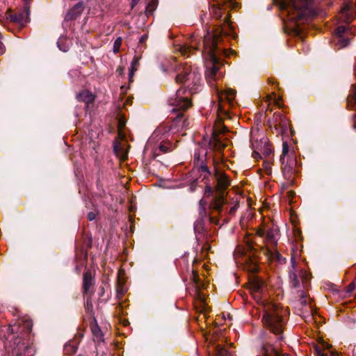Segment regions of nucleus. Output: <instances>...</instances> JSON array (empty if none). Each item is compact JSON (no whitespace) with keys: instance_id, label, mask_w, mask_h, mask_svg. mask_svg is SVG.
Masks as SVG:
<instances>
[{"instance_id":"obj_43","label":"nucleus","mask_w":356,"mask_h":356,"mask_svg":"<svg viewBox=\"0 0 356 356\" xmlns=\"http://www.w3.org/2000/svg\"><path fill=\"white\" fill-rule=\"evenodd\" d=\"M125 124H126V121L124 120V118H120L118 120V129L120 130H122L124 127Z\"/></svg>"},{"instance_id":"obj_36","label":"nucleus","mask_w":356,"mask_h":356,"mask_svg":"<svg viewBox=\"0 0 356 356\" xmlns=\"http://www.w3.org/2000/svg\"><path fill=\"white\" fill-rule=\"evenodd\" d=\"M122 44V38H118L113 44V51L118 53L120 51V46Z\"/></svg>"},{"instance_id":"obj_21","label":"nucleus","mask_w":356,"mask_h":356,"mask_svg":"<svg viewBox=\"0 0 356 356\" xmlns=\"http://www.w3.org/2000/svg\"><path fill=\"white\" fill-rule=\"evenodd\" d=\"M236 94V91L232 88H227L224 92H221L219 95L220 101L227 100L229 104H232L235 96Z\"/></svg>"},{"instance_id":"obj_26","label":"nucleus","mask_w":356,"mask_h":356,"mask_svg":"<svg viewBox=\"0 0 356 356\" xmlns=\"http://www.w3.org/2000/svg\"><path fill=\"white\" fill-rule=\"evenodd\" d=\"M226 204H225L224 206H225ZM238 203H236L233 207H232L230 208V209L229 211H227V209L225 208V207H223V211L222 212V213H219L216 210H213V209H211L212 211V213H216V214L218 216H221L222 217L224 213H227L229 215H234L236 212V211L238 209Z\"/></svg>"},{"instance_id":"obj_44","label":"nucleus","mask_w":356,"mask_h":356,"mask_svg":"<svg viewBox=\"0 0 356 356\" xmlns=\"http://www.w3.org/2000/svg\"><path fill=\"white\" fill-rule=\"evenodd\" d=\"M95 218H96V213H94L93 211L89 212L87 215V218L90 221L94 220L95 219Z\"/></svg>"},{"instance_id":"obj_59","label":"nucleus","mask_w":356,"mask_h":356,"mask_svg":"<svg viewBox=\"0 0 356 356\" xmlns=\"http://www.w3.org/2000/svg\"><path fill=\"white\" fill-rule=\"evenodd\" d=\"M223 220L224 222H227V220L226 218H225Z\"/></svg>"},{"instance_id":"obj_50","label":"nucleus","mask_w":356,"mask_h":356,"mask_svg":"<svg viewBox=\"0 0 356 356\" xmlns=\"http://www.w3.org/2000/svg\"><path fill=\"white\" fill-rule=\"evenodd\" d=\"M124 68L122 66H119L116 72L118 73L119 75H122L124 74Z\"/></svg>"},{"instance_id":"obj_15","label":"nucleus","mask_w":356,"mask_h":356,"mask_svg":"<svg viewBox=\"0 0 356 356\" xmlns=\"http://www.w3.org/2000/svg\"><path fill=\"white\" fill-rule=\"evenodd\" d=\"M278 346L266 341L262 344L261 353L263 356H279Z\"/></svg>"},{"instance_id":"obj_14","label":"nucleus","mask_w":356,"mask_h":356,"mask_svg":"<svg viewBox=\"0 0 356 356\" xmlns=\"http://www.w3.org/2000/svg\"><path fill=\"white\" fill-rule=\"evenodd\" d=\"M94 284V278L92 275V273L90 271L84 272L83 278V296L86 294H92L94 293L92 291L90 290L91 286Z\"/></svg>"},{"instance_id":"obj_16","label":"nucleus","mask_w":356,"mask_h":356,"mask_svg":"<svg viewBox=\"0 0 356 356\" xmlns=\"http://www.w3.org/2000/svg\"><path fill=\"white\" fill-rule=\"evenodd\" d=\"M76 98L78 101L86 103V107L88 108L93 106L95 96L89 90H84L77 95Z\"/></svg>"},{"instance_id":"obj_27","label":"nucleus","mask_w":356,"mask_h":356,"mask_svg":"<svg viewBox=\"0 0 356 356\" xmlns=\"http://www.w3.org/2000/svg\"><path fill=\"white\" fill-rule=\"evenodd\" d=\"M158 149L162 153H167L173 149L172 144L169 141H163L159 145Z\"/></svg>"},{"instance_id":"obj_53","label":"nucleus","mask_w":356,"mask_h":356,"mask_svg":"<svg viewBox=\"0 0 356 356\" xmlns=\"http://www.w3.org/2000/svg\"><path fill=\"white\" fill-rule=\"evenodd\" d=\"M192 273L193 275V280L196 282V280L198 279V273L192 269Z\"/></svg>"},{"instance_id":"obj_6","label":"nucleus","mask_w":356,"mask_h":356,"mask_svg":"<svg viewBox=\"0 0 356 356\" xmlns=\"http://www.w3.org/2000/svg\"><path fill=\"white\" fill-rule=\"evenodd\" d=\"M215 179L216 181V186L213 188L210 185L207 184L204 195L207 197L213 196L209 204V209L222 213L224 205L228 204L225 191L230 185V180L226 175L220 172L215 174Z\"/></svg>"},{"instance_id":"obj_5","label":"nucleus","mask_w":356,"mask_h":356,"mask_svg":"<svg viewBox=\"0 0 356 356\" xmlns=\"http://www.w3.org/2000/svg\"><path fill=\"white\" fill-rule=\"evenodd\" d=\"M8 334H13V343L15 347L13 354L16 356H33L32 347L26 343L25 338L31 332V324L29 321H22L9 325L7 328Z\"/></svg>"},{"instance_id":"obj_20","label":"nucleus","mask_w":356,"mask_h":356,"mask_svg":"<svg viewBox=\"0 0 356 356\" xmlns=\"http://www.w3.org/2000/svg\"><path fill=\"white\" fill-rule=\"evenodd\" d=\"M182 71L176 76V81L177 83H186L191 79V68L188 66L182 67Z\"/></svg>"},{"instance_id":"obj_60","label":"nucleus","mask_w":356,"mask_h":356,"mask_svg":"<svg viewBox=\"0 0 356 356\" xmlns=\"http://www.w3.org/2000/svg\"><path fill=\"white\" fill-rule=\"evenodd\" d=\"M353 356H356V354H355V355H354Z\"/></svg>"},{"instance_id":"obj_4","label":"nucleus","mask_w":356,"mask_h":356,"mask_svg":"<svg viewBox=\"0 0 356 356\" xmlns=\"http://www.w3.org/2000/svg\"><path fill=\"white\" fill-rule=\"evenodd\" d=\"M193 76V82L194 83L193 87L189 88L188 90L180 88L177 90L176 93L168 99L169 105L172 107V111L179 112L176 117L175 124L177 126L181 127L183 129H187L190 125L188 119L182 120V118L184 117L183 112L186 111L191 106V101L186 93L190 95L195 92L194 90H196L200 80V75L198 73L194 72Z\"/></svg>"},{"instance_id":"obj_58","label":"nucleus","mask_w":356,"mask_h":356,"mask_svg":"<svg viewBox=\"0 0 356 356\" xmlns=\"http://www.w3.org/2000/svg\"><path fill=\"white\" fill-rule=\"evenodd\" d=\"M157 150L155 151L154 154V158L159 154L157 152H156Z\"/></svg>"},{"instance_id":"obj_39","label":"nucleus","mask_w":356,"mask_h":356,"mask_svg":"<svg viewBox=\"0 0 356 356\" xmlns=\"http://www.w3.org/2000/svg\"><path fill=\"white\" fill-rule=\"evenodd\" d=\"M254 287V297L255 298H259L260 297L259 293L261 290V286L259 284H255L253 286Z\"/></svg>"},{"instance_id":"obj_40","label":"nucleus","mask_w":356,"mask_h":356,"mask_svg":"<svg viewBox=\"0 0 356 356\" xmlns=\"http://www.w3.org/2000/svg\"><path fill=\"white\" fill-rule=\"evenodd\" d=\"M24 11L26 12V17L30 15V0H24Z\"/></svg>"},{"instance_id":"obj_48","label":"nucleus","mask_w":356,"mask_h":356,"mask_svg":"<svg viewBox=\"0 0 356 356\" xmlns=\"http://www.w3.org/2000/svg\"><path fill=\"white\" fill-rule=\"evenodd\" d=\"M6 51V47L3 43L0 40V55H2Z\"/></svg>"},{"instance_id":"obj_37","label":"nucleus","mask_w":356,"mask_h":356,"mask_svg":"<svg viewBox=\"0 0 356 356\" xmlns=\"http://www.w3.org/2000/svg\"><path fill=\"white\" fill-rule=\"evenodd\" d=\"M92 331L93 334L97 338L101 339V337H102V332L99 326L92 327Z\"/></svg>"},{"instance_id":"obj_1","label":"nucleus","mask_w":356,"mask_h":356,"mask_svg":"<svg viewBox=\"0 0 356 356\" xmlns=\"http://www.w3.org/2000/svg\"><path fill=\"white\" fill-rule=\"evenodd\" d=\"M216 3L210 6V13L213 19L218 21L211 31H208L203 38L202 56L205 60V78L213 86L216 76L223 60L219 55L224 54V49L218 47L222 41L223 36L231 37L233 35V27L230 22V14L227 8H234L236 2L234 0H216Z\"/></svg>"},{"instance_id":"obj_12","label":"nucleus","mask_w":356,"mask_h":356,"mask_svg":"<svg viewBox=\"0 0 356 356\" xmlns=\"http://www.w3.org/2000/svg\"><path fill=\"white\" fill-rule=\"evenodd\" d=\"M85 6L83 1H79L66 13L65 20L73 21L76 19L83 12Z\"/></svg>"},{"instance_id":"obj_34","label":"nucleus","mask_w":356,"mask_h":356,"mask_svg":"<svg viewBox=\"0 0 356 356\" xmlns=\"http://www.w3.org/2000/svg\"><path fill=\"white\" fill-rule=\"evenodd\" d=\"M199 47H192V46H183L180 48V51L181 54L185 56L188 53H190L192 50H198Z\"/></svg>"},{"instance_id":"obj_49","label":"nucleus","mask_w":356,"mask_h":356,"mask_svg":"<svg viewBox=\"0 0 356 356\" xmlns=\"http://www.w3.org/2000/svg\"><path fill=\"white\" fill-rule=\"evenodd\" d=\"M291 267L293 268V270H291L292 271H296V259L293 257H291Z\"/></svg>"},{"instance_id":"obj_57","label":"nucleus","mask_w":356,"mask_h":356,"mask_svg":"<svg viewBox=\"0 0 356 356\" xmlns=\"http://www.w3.org/2000/svg\"><path fill=\"white\" fill-rule=\"evenodd\" d=\"M255 155H259V154L256 152H253V156H255Z\"/></svg>"},{"instance_id":"obj_9","label":"nucleus","mask_w":356,"mask_h":356,"mask_svg":"<svg viewBox=\"0 0 356 356\" xmlns=\"http://www.w3.org/2000/svg\"><path fill=\"white\" fill-rule=\"evenodd\" d=\"M206 220L197 219L193 224V229L198 244L203 243L201 248L202 252H208L211 245L207 241L208 232L205 227Z\"/></svg>"},{"instance_id":"obj_35","label":"nucleus","mask_w":356,"mask_h":356,"mask_svg":"<svg viewBox=\"0 0 356 356\" xmlns=\"http://www.w3.org/2000/svg\"><path fill=\"white\" fill-rule=\"evenodd\" d=\"M200 166V168L202 172H207L209 175H211V172L209 170L208 166L207 165V163L205 160H202L201 163L198 165Z\"/></svg>"},{"instance_id":"obj_54","label":"nucleus","mask_w":356,"mask_h":356,"mask_svg":"<svg viewBox=\"0 0 356 356\" xmlns=\"http://www.w3.org/2000/svg\"><path fill=\"white\" fill-rule=\"evenodd\" d=\"M138 2L139 0H131V8H133Z\"/></svg>"},{"instance_id":"obj_46","label":"nucleus","mask_w":356,"mask_h":356,"mask_svg":"<svg viewBox=\"0 0 356 356\" xmlns=\"http://www.w3.org/2000/svg\"><path fill=\"white\" fill-rule=\"evenodd\" d=\"M197 184V180H194V181L191 183V186H190V187H189V190H190V191H191V192L195 191V189H196Z\"/></svg>"},{"instance_id":"obj_13","label":"nucleus","mask_w":356,"mask_h":356,"mask_svg":"<svg viewBox=\"0 0 356 356\" xmlns=\"http://www.w3.org/2000/svg\"><path fill=\"white\" fill-rule=\"evenodd\" d=\"M209 147L211 150L222 152L226 145L222 141L219 134L213 131L209 142Z\"/></svg>"},{"instance_id":"obj_32","label":"nucleus","mask_w":356,"mask_h":356,"mask_svg":"<svg viewBox=\"0 0 356 356\" xmlns=\"http://www.w3.org/2000/svg\"><path fill=\"white\" fill-rule=\"evenodd\" d=\"M289 147L288 144L284 142L282 145V154L280 156V161L285 160L286 156H289ZM291 156H294L293 154H291Z\"/></svg>"},{"instance_id":"obj_42","label":"nucleus","mask_w":356,"mask_h":356,"mask_svg":"<svg viewBox=\"0 0 356 356\" xmlns=\"http://www.w3.org/2000/svg\"><path fill=\"white\" fill-rule=\"evenodd\" d=\"M209 221L211 223L215 224V225H219L220 224V220L216 216L211 215L209 217Z\"/></svg>"},{"instance_id":"obj_22","label":"nucleus","mask_w":356,"mask_h":356,"mask_svg":"<svg viewBox=\"0 0 356 356\" xmlns=\"http://www.w3.org/2000/svg\"><path fill=\"white\" fill-rule=\"evenodd\" d=\"M283 115L280 112H275L273 117L268 120V127L270 129L276 130L277 127H278L280 120L283 118Z\"/></svg>"},{"instance_id":"obj_47","label":"nucleus","mask_w":356,"mask_h":356,"mask_svg":"<svg viewBox=\"0 0 356 356\" xmlns=\"http://www.w3.org/2000/svg\"><path fill=\"white\" fill-rule=\"evenodd\" d=\"M147 38H148V36L147 34H143V35L140 36V38L139 39V43L143 44L147 40Z\"/></svg>"},{"instance_id":"obj_19","label":"nucleus","mask_w":356,"mask_h":356,"mask_svg":"<svg viewBox=\"0 0 356 356\" xmlns=\"http://www.w3.org/2000/svg\"><path fill=\"white\" fill-rule=\"evenodd\" d=\"M11 22L24 25V24L29 22V15L26 17L24 10L19 13H10L7 17Z\"/></svg>"},{"instance_id":"obj_7","label":"nucleus","mask_w":356,"mask_h":356,"mask_svg":"<svg viewBox=\"0 0 356 356\" xmlns=\"http://www.w3.org/2000/svg\"><path fill=\"white\" fill-rule=\"evenodd\" d=\"M341 19L344 20L347 24L339 26L335 29L333 42L338 49L347 47L350 40V38L353 35V31L348 23L353 20L356 16V11L353 8V3H344L341 8Z\"/></svg>"},{"instance_id":"obj_18","label":"nucleus","mask_w":356,"mask_h":356,"mask_svg":"<svg viewBox=\"0 0 356 356\" xmlns=\"http://www.w3.org/2000/svg\"><path fill=\"white\" fill-rule=\"evenodd\" d=\"M290 130L291 134H294V130L290 124L289 120H288L284 115L280 122L278 127L276 128V134H286L288 131Z\"/></svg>"},{"instance_id":"obj_52","label":"nucleus","mask_w":356,"mask_h":356,"mask_svg":"<svg viewBox=\"0 0 356 356\" xmlns=\"http://www.w3.org/2000/svg\"><path fill=\"white\" fill-rule=\"evenodd\" d=\"M113 149H114V152H115L117 154H119V152H120V150L121 149V148H120V145H114Z\"/></svg>"},{"instance_id":"obj_56","label":"nucleus","mask_w":356,"mask_h":356,"mask_svg":"<svg viewBox=\"0 0 356 356\" xmlns=\"http://www.w3.org/2000/svg\"><path fill=\"white\" fill-rule=\"evenodd\" d=\"M349 288H350V291H352L354 289V284H351L349 285Z\"/></svg>"},{"instance_id":"obj_17","label":"nucleus","mask_w":356,"mask_h":356,"mask_svg":"<svg viewBox=\"0 0 356 356\" xmlns=\"http://www.w3.org/2000/svg\"><path fill=\"white\" fill-rule=\"evenodd\" d=\"M264 251V254L270 261H275L280 264L285 263L286 261V258L281 255V254L277 250L276 248H273V249L266 248Z\"/></svg>"},{"instance_id":"obj_30","label":"nucleus","mask_w":356,"mask_h":356,"mask_svg":"<svg viewBox=\"0 0 356 356\" xmlns=\"http://www.w3.org/2000/svg\"><path fill=\"white\" fill-rule=\"evenodd\" d=\"M207 154V153L206 152H203L202 154H201V152L200 151L197 152H195V154H194L195 164L197 165H199L200 163H201L202 160L206 161Z\"/></svg>"},{"instance_id":"obj_24","label":"nucleus","mask_w":356,"mask_h":356,"mask_svg":"<svg viewBox=\"0 0 356 356\" xmlns=\"http://www.w3.org/2000/svg\"><path fill=\"white\" fill-rule=\"evenodd\" d=\"M207 202L202 200L199 201V217L197 219L207 220V212L206 209Z\"/></svg>"},{"instance_id":"obj_8","label":"nucleus","mask_w":356,"mask_h":356,"mask_svg":"<svg viewBox=\"0 0 356 356\" xmlns=\"http://www.w3.org/2000/svg\"><path fill=\"white\" fill-rule=\"evenodd\" d=\"M257 236L265 238L266 243L270 244L273 248H276L277 245V236H279L280 230L277 225L273 223H270L260 227L257 229L256 232Z\"/></svg>"},{"instance_id":"obj_23","label":"nucleus","mask_w":356,"mask_h":356,"mask_svg":"<svg viewBox=\"0 0 356 356\" xmlns=\"http://www.w3.org/2000/svg\"><path fill=\"white\" fill-rule=\"evenodd\" d=\"M139 60H140V57L135 56L131 62V67L129 69V82L133 81V77L134 75V72L137 70V67L139 65Z\"/></svg>"},{"instance_id":"obj_31","label":"nucleus","mask_w":356,"mask_h":356,"mask_svg":"<svg viewBox=\"0 0 356 356\" xmlns=\"http://www.w3.org/2000/svg\"><path fill=\"white\" fill-rule=\"evenodd\" d=\"M88 296L86 302L84 303V307L87 313L92 312V302L91 296H92V293L90 294H86Z\"/></svg>"},{"instance_id":"obj_11","label":"nucleus","mask_w":356,"mask_h":356,"mask_svg":"<svg viewBox=\"0 0 356 356\" xmlns=\"http://www.w3.org/2000/svg\"><path fill=\"white\" fill-rule=\"evenodd\" d=\"M247 251L250 252L248 261L250 263V270L252 272H257L258 270V265L257 257V253L259 252L257 248H254V243L253 241L249 240L246 243Z\"/></svg>"},{"instance_id":"obj_28","label":"nucleus","mask_w":356,"mask_h":356,"mask_svg":"<svg viewBox=\"0 0 356 356\" xmlns=\"http://www.w3.org/2000/svg\"><path fill=\"white\" fill-rule=\"evenodd\" d=\"M290 285L292 288H298L300 285L299 280L295 271L289 272Z\"/></svg>"},{"instance_id":"obj_10","label":"nucleus","mask_w":356,"mask_h":356,"mask_svg":"<svg viewBox=\"0 0 356 356\" xmlns=\"http://www.w3.org/2000/svg\"><path fill=\"white\" fill-rule=\"evenodd\" d=\"M282 170L285 179L290 182L293 181V176L297 172V160L295 156H289L286 161L282 160Z\"/></svg>"},{"instance_id":"obj_2","label":"nucleus","mask_w":356,"mask_h":356,"mask_svg":"<svg viewBox=\"0 0 356 356\" xmlns=\"http://www.w3.org/2000/svg\"><path fill=\"white\" fill-rule=\"evenodd\" d=\"M278 6L285 24V31L301 38L302 24L318 14L319 0H273Z\"/></svg>"},{"instance_id":"obj_41","label":"nucleus","mask_w":356,"mask_h":356,"mask_svg":"<svg viewBox=\"0 0 356 356\" xmlns=\"http://www.w3.org/2000/svg\"><path fill=\"white\" fill-rule=\"evenodd\" d=\"M124 289H123V286H118L117 288L116 297L118 299H121L122 298V296H124Z\"/></svg>"},{"instance_id":"obj_25","label":"nucleus","mask_w":356,"mask_h":356,"mask_svg":"<svg viewBox=\"0 0 356 356\" xmlns=\"http://www.w3.org/2000/svg\"><path fill=\"white\" fill-rule=\"evenodd\" d=\"M214 356H234L231 353L220 345H216L214 348Z\"/></svg>"},{"instance_id":"obj_3","label":"nucleus","mask_w":356,"mask_h":356,"mask_svg":"<svg viewBox=\"0 0 356 356\" xmlns=\"http://www.w3.org/2000/svg\"><path fill=\"white\" fill-rule=\"evenodd\" d=\"M264 325L276 337V341L283 339V332L286 323L288 311L279 304L266 302L263 305Z\"/></svg>"},{"instance_id":"obj_51","label":"nucleus","mask_w":356,"mask_h":356,"mask_svg":"<svg viewBox=\"0 0 356 356\" xmlns=\"http://www.w3.org/2000/svg\"><path fill=\"white\" fill-rule=\"evenodd\" d=\"M271 149L270 148H266L264 151V154L266 156H269L271 154Z\"/></svg>"},{"instance_id":"obj_38","label":"nucleus","mask_w":356,"mask_h":356,"mask_svg":"<svg viewBox=\"0 0 356 356\" xmlns=\"http://www.w3.org/2000/svg\"><path fill=\"white\" fill-rule=\"evenodd\" d=\"M314 350L317 356H328V353H325L320 346H316Z\"/></svg>"},{"instance_id":"obj_29","label":"nucleus","mask_w":356,"mask_h":356,"mask_svg":"<svg viewBox=\"0 0 356 356\" xmlns=\"http://www.w3.org/2000/svg\"><path fill=\"white\" fill-rule=\"evenodd\" d=\"M158 3H159V0H150V1L148 2V3L146 6V10H145L146 15H152L154 11L157 8Z\"/></svg>"},{"instance_id":"obj_45","label":"nucleus","mask_w":356,"mask_h":356,"mask_svg":"<svg viewBox=\"0 0 356 356\" xmlns=\"http://www.w3.org/2000/svg\"><path fill=\"white\" fill-rule=\"evenodd\" d=\"M300 302L303 305H306L307 304V299H306V295L303 291L301 292V298H300Z\"/></svg>"},{"instance_id":"obj_55","label":"nucleus","mask_w":356,"mask_h":356,"mask_svg":"<svg viewBox=\"0 0 356 356\" xmlns=\"http://www.w3.org/2000/svg\"><path fill=\"white\" fill-rule=\"evenodd\" d=\"M279 356H290L289 354L279 353Z\"/></svg>"},{"instance_id":"obj_33","label":"nucleus","mask_w":356,"mask_h":356,"mask_svg":"<svg viewBox=\"0 0 356 356\" xmlns=\"http://www.w3.org/2000/svg\"><path fill=\"white\" fill-rule=\"evenodd\" d=\"M76 350L77 347L75 345L70 343L65 344L64 347V351L65 354L75 353L76 352Z\"/></svg>"}]
</instances>
